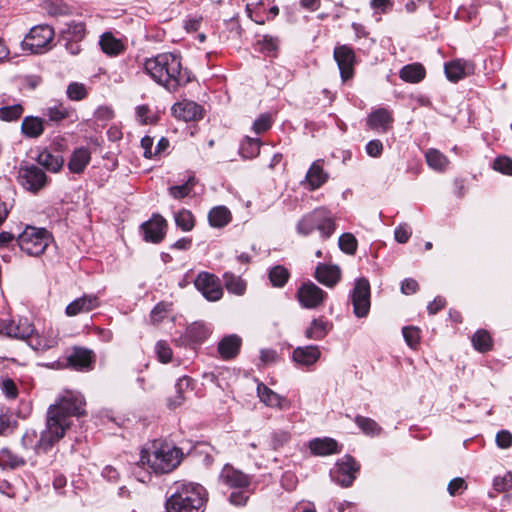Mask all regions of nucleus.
Masks as SVG:
<instances>
[{"instance_id":"nucleus-64","label":"nucleus","mask_w":512,"mask_h":512,"mask_svg":"<svg viewBox=\"0 0 512 512\" xmlns=\"http://www.w3.org/2000/svg\"><path fill=\"white\" fill-rule=\"evenodd\" d=\"M290 439V434L285 431H278L273 433L272 435V445L274 449H278L279 447L286 444Z\"/></svg>"},{"instance_id":"nucleus-33","label":"nucleus","mask_w":512,"mask_h":512,"mask_svg":"<svg viewBox=\"0 0 512 512\" xmlns=\"http://www.w3.org/2000/svg\"><path fill=\"white\" fill-rule=\"evenodd\" d=\"M26 464L25 459L9 448L0 449V467L3 469H17Z\"/></svg>"},{"instance_id":"nucleus-15","label":"nucleus","mask_w":512,"mask_h":512,"mask_svg":"<svg viewBox=\"0 0 512 512\" xmlns=\"http://www.w3.org/2000/svg\"><path fill=\"white\" fill-rule=\"evenodd\" d=\"M474 64L471 61L455 59L445 64L444 71L448 80L457 82L474 73Z\"/></svg>"},{"instance_id":"nucleus-3","label":"nucleus","mask_w":512,"mask_h":512,"mask_svg":"<svg viewBox=\"0 0 512 512\" xmlns=\"http://www.w3.org/2000/svg\"><path fill=\"white\" fill-rule=\"evenodd\" d=\"M182 452L168 444L154 442L150 448H143L137 463L156 474H165L174 470L181 462Z\"/></svg>"},{"instance_id":"nucleus-40","label":"nucleus","mask_w":512,"mask_h":512,"mask_svg":"<svg viewBox=\"0 0 512 512\" xmlns=\"http://www.w3.org/2000/svg\"><path fill=\"white\" fill-rule=\"evenodd\" d=\"M425 158L428 166L435 171H444L449 164L448 158L437 149H429Z\"/></svg>"},{"instance_id":"nucleus-56","label":"nucleus","mask_w":512,"mask_h":512,"mask_svg":"<svg viewBox=\"0 0 512 512\" xmlns=\"http://www.w3.org/2000/svg\"><path fill=\"white\" fill-rule=\"evenodd\" d=\"M493 487L498 492H504L512 488V473L508 472L503 477H496Z\"/></svg>"},{"instance_id":"nucleus-22","label":"nucleus","mask_w":512,"mask_h":512,"mask_svg":"<svg viewBox=\"0 0 512 512\" xmlns=\"http://www.w3.org/2000/svg\"><path fill=\"white\" fill-rule=\"evenodd\" d=\"M321 356V351L318 346L308 345L297 347L293 350L292 359L300 366H311L315 364Z\"/></svg>"},{"instance_id":"nucleus-38","label":"nucleus","mask_w":512,"mask_h":512,"mask_svg":"<svg viewBox=\"0 0 512 512\" xmlns=\"http://www.w3.org/2000/svg\"><path fill=\"white\" fill-rule=\"evenodd\" d=\"M208 219L212 227L221 228L230 222L231 213L225 206H217L210 210Z\"/></svg>"},{"instance_id":"nucleus-46","label":"nucleus","mask_w":512,"mask_h":512,"mask_svg":"<svg viewBox=\"0 0 512 512\" xmlns=\"http://www.w3.org/2000/svg\"><path fill=\"white\" fill-rule=\"evenodd\" d=\"M354 421L363 433L367 435L375 436L381 433V427L371 418L358 415Z\"/></svg>"},{"instance_id":"nucleus-41","label":"nucleus","mask_w":512,"mask_h":512,"mask_svg":"<svg viewBox=\"0 0 512 512\" xmlns=\"http://www.w3.org/2000/svg\"><path fill=\"white\" fill-rule=\"evenodd\" d=\"M471 341L474 349L481 353L491 350L493 346V340L489 332L484 329L477 330L473 334Z\"/></svg>"},{"instance_id":"nucleus-44","label":"nucleus","mask_w":512,"mask_h":512,"mask_svg":"<svg viewBox=\"0 0 512 512\" xmlns=\"http://www.w3.org/2000/svg\"><path fill=\"white\" fill-rule=\"evenodd\" d=\"M100 45L104 53L108 55H118L123 50L120 40L114 38L111 34L106 33L100 39Z\"/></svg>"},{"instance_id":"nucleus-14","label":"nucleus","mask_w":512,"mask_h":512,"mask_svg":"<svg viewBox=\"0 0 512 512\" xmlns=\"http://www.w3.org/2000/svg\"><path fill=\"white\" fill-rule=\"evenodd\" d=\"M43 116L47 119V122L53 124H59L64 120L74 122L78 119L75 109L62 102H54L48 105L43 109Z\"/></svg>"},{"instance_id":"nucleus-31","label":"nucleus","mask_w":512,"mask_h":512,"mask_svg":"<svg viewBox=\"0 0 512 512\" xmlns=\"http://www.w3.org/2000/svg\"><path fill=\"white\" fill-rule=\"evenodd\" d=\"M306 180L312 190L318 189L328 180V174L323 170L321 160L313 162L306 174Z\"/></svg>"},{"instance_id":"nucleus-19","label":"nucleus","mask_w":512,"mask_h":512,"mask_svg":"<svg viewBox=\"0 0 512 512\" xmlns=\"http://www.w3.org/2000/svg\"><path fill=\"white\" fill-rule=\"evenodd\" d=\"M172 114L186 122L195 121L202 117V107L193 101L184 100L175 103L171 108Z\"/></svg>"},{"instance_id":"nucleus-61","label":"nucleus","mask_w":512,"mask_h":512,"mask_svg":"<svg viewBox=\"0 0 512 512\" xmlns=\"http://www.w3.org/2000/svg\"><path fill=\"white\" fill-rule=\"evenodd\" d=\"M366 153L374 158L379 157L383 152V144L380 140H371L366 144Z\"/></svg>"},{"instance_id":"nucleus-34","label":"nucleus","mask_w":512,"mask_h":512,"mask_svg":"<svg viewBox=\"0 0 512 512\" xmlns=\"http://www.w3.org/2000/svg\"><path fill=\"white\" fill-rule=\"evenodd\" d=\"M37 162L51 172H58L63 166L64 160L59 154L43 150L38 154Z\"/></svg>"},{"instance_id":"nucleus-23","label":"nucleus","mask_w":512,"mask_h":512,"mask_svg":"<svg viewBox=\"0 0 512 512\" xmlns=\"http://www.w3.org/2000/svg\"><path fill=\"white\" fill-rule=\"evenodd\" d=\"M315 278L321 284L333 287L339 282L341 271L337 265L318 264L315 270Z\"/></svg>"},{"instance_id":"nucleus-11","label":"nucleus","mask_w":512,"mask_h":512,"mask_svg":"<svg viewBox=\"0 0 512 512\" xmlns=\"http://www.w3.org/2000/svg\"><path fill=\"white\" fill-rule=\"evenodd\" d=\"M19 180L21 185L31 192H37L47 184L45 172L35 165H28L20 168Z\"/></svg>"},{"instance_id":"nucleus-5","label":"nucleus","mask_w":512,"mask_h":512,"mask_svg":"<svg viewBox=\"0 0 512 512\" xmlns=\"http://www.w3.org/2000/svg\"><path fill=\"white\" fill-rule=\"evenodd\" d=\"M316 229L325 238L330 237L335 230L334 221L325 208H317L303 215L296 224L297 233L304 237Z\"/></svg>"},{"instance_id":"nucleus-53","label":"nucleus","mask_w":512,"mask_h":512,"mask_svg":"<svg viewBox=\"0 0 512 512\" xmlns=\"http://www.w3.org/2000/svg\"><path fill=\"white\" fill-rule=\"evenodd\" d=\"M339 247L346 254H354L357 249V240L350 233H344L339 238Z\"/></svg>"},{"instance_id":"nucleus-12","label":"nucleus","mask_w":512,"mask_h":512,"mask_svg":"<svg viewBox=\"0 0 512 512\" xmlns=\"http://www.w3.org/2000/svg\"><path fill=\"white\" fill-rule=\"evenodd\" d=\"M359 467L356 461L349 455L344 456L336 464V470L332 473L334 481L343 487L352 485Z\"/></svg>"},{"instance_id":"nucleus-9","label":"nucleus","mask_w":512,"mask_h":512,"mask_svg":"<svg viewBox=\"0 0 512 512\" xmlns=\"http://www.w3.org/2000/svg\"><path fill=\"white\" fill-rule=\"evenodd\" d=\"M296 297L306 309H314L323 304L327 293L311 281L303 283L297 290Z\"/></svg>"},{"instance_id":"nucleus-42","label":"nucleus","mask_w":512,"mask_h":512,"mask_svg":"<svg viewBox=\"0 0 512 512\" xmlns=\"http://www.w3.org/2000/svg\"><path fill=\"white\" fill-rule=\"evenodd\" d=\"M280 44L278 37L271 35H263L261 39L257 40V48L260 52L268 56H276Z\"/></svg>"},{"instance_id":"nucleus-29","label":"nucleus","mask_w":512,"mask_h":512,"mask_svg":"<svg viewBox=\"0 0 512 512\" xmlns=\"http://www.w3.org/2000/svg\"><path fill=\"white\" fill-rule=\"evenodd\" d=\"M393 122L391 112L385 108H379L373 111L367 118V124L372 129H381L386 132Z\"/></svg>"},{"instance_id":"nucleus-37","label":"nucleus","mask_w":512,"mask_h":512,"mask_svg":"<svg viewBox=\"0 0 512 512\" xmlns=\"http://www.w3.org/2000/svg\"><path fill=\"white\" fill-rule=\"evenodd\" d=\"M191 379L189 377H182L178 379L175 384L176 395L168 399V407L175 409L181 406L185 401V393L189 389Z\"/></svg>"},{"instance_id":"nucleus-51","label":"nucleus","mask_w":512,"mask_h":512,"mask_svg":"<svg viewBox=\"0 0 512 512\" xmlns=\"http://www.w3.org/2000/svg\"><path fill=\"white\" fill-rule=\"evenodd\" d=\"M67 97L72 101H81L87 97V89L83 83L71 82L66 90Z\"/></svg>"},{"instance_id":"nucleus-28","label":"nucleus","mask_w":512,"mask_h":512,"mask_svg":"<svg viewBox=\"0 0 512 512\" xmlns=\"http://www.w3.org/2000/svg\"><path fill=\"white\" fill-rule=\"evenodd\" d=\"M67 362L75 370L89 369L93 362L92 352L83 348H75L67 357Z\"/></svg>"},{"instance_id":"nucleus-1","label":"nucleus","mask_w":512,"mask_h":512,"mask_svg":"<svg viewBox=\"0 0 512 512\" xmlns=\"http://www.w3.org/2000/svg\"><path fill=\"white\" fill-rule=\"evenodd\" d=\"M86 402L79 392L65 391L47 410L46 426L40 436L34 429L26 430L21 439L25 449L35 453L48 452L64 436L72 424V417L85 414Z\"/></svg>"},{"instance_id":"nucleus-6","label":"nucleus","mask_w":512,"mask_h":512,"mask_svg":"<svg viewBox=\"0 0 512 512\" xmlns=\"http://www.w3.org/2000/svg\"><path fill=\"white\" fill-rule=\"evenodd\" d=\"M52 235L44 228L26 226L16 239L19 248L30 256H40L52 242Z\"/></svg>"},{"instance_id":"nucleus-4","label":"nucleus","mask_w":512,"mask_h":512,"mask_svg":"<svg viewBox=\"0 0 512 512\" xmlns=\"http://www.w3.org/2000/svg\"><path fill=\"white\" fill-rule=\"evenodd\" d=\"M208 499L206 489L198 483H182L167 499V512H203Z\"/></svg>"},{"instance_id":"nucleus-21","label":"nucleus","mask_w":512,"mask_h":512,"mask_svg":"<svg viewBox=\"0 0 512 512\" xmlns=\"http://www.w3.org/2000/svg\"><path fill=\"white\" fill-rule=\"evenodd\" d=\"M3 331L6 335L26 340L29 344V340L34 332V327L27 318H20L17 323L11 321L4 325Z\"/></svg>"},{"instance_id":"nucleus-17","label":"nucleus","mask_w":512,"mask_h":512,"mask_svg":"<svg viewBox=\"0 0 512 512\" xmlns=\"http://www.w3.org/2000/svg\"><path fill=\"white\" fill-rule=\"evenodd\" d=\"M141 227L145 241L159 243L165 235L166 220L160 215H155L152 219L143 223Z\"/></svg>"},{"instance_id":"nucleus-2","label":"nucleus","mask_w":512,"mask_h":512,"mask_svg":"<svg viewBox=\"0 0 512 512\" xmlns=\"http://www.w3.org/2000/svg\"><path fill=\"white\" fill-rule=\"evenodd\" d=\"M144 70L155 82L171 92L189 81L187 72L182 69L180 56L174 53H161L146 59Z\"/></svg>"},{"instance_id":"nucleus-7","label":"nucleus","mask_w":512,"mask_h":512,"mask_svg":"<svg viewBox=\"0 0 512 512\" xmlns=\"http://www.w3.org/2000/svg\"><path fill=\"white\" fill-rule=\"evenodd\" d=\"M54 29L46 24L36 25L30 29L22 41V49L31 54H42L52 48Z\"/></svg>"},{"instance_id":"nucleus-54","label":"nucleus","mask_w":512,"mask_h":512,"mask_svg":"<svg viewBox=\"0 0 512 512\" xmlns=\"http://www.w3.org/2000/svg\"><path fill=\"white\" fill-rule=\"evenodd\" d=\"M157 358L162 363H168L172 359V349L166 341L160 340L155 345Z\"/></svg>"},{"instance_id":"nucleus-10","label":"nucleus","mask_w":512,"mask_h":512,"mask_svg":"<svg viewBox=\"0 0 512 512\" xmlns=\"http://www.w3.org/2000/svg\"><path fill=\"white\" fill-rule=\"evenodd\" d=\"M351 298L355 315L359 318L367 316L370 310V284L367 279L356 281Z\"/></svg>"},{"instance_id":"nucleus-26","label":"nucleus","mask_w":512,"mask_h":512,"mask_svg":"<svg viewBox=\"0 0 512 512\" xmlns=\"http://www.w3.org/2000/svg\"><path fill=\"white\" fill-rule=\"evenodd\" d=\"M241 344L242 340L239 336L227 335L218 343V353L224 360L232 359L238 355Z\"/></svg>"},{"instance_id":"nucleus-45","label":"nucleus","mask_w":512,"mask_h":512,"mask_svg":"<svg viewBox=\"0 0 512 512\" xmlns=\"http://www.w3.org/2000/svg\"><path fill=\"white\" fill-rule=\"evenodd\" d=\"M290 277L288 269L284 266L277 265L270 269L269 280L274 287H283Z\"/></svg>"},{"instance_id":"nucleus-36","label":"nucleus","mask_w":512,"mask_h":512,"mask_svg":"<svg viewBox=\"0 0 512 512\" xmlns=\"http://www.w3.org/2000/svg\"><path fill=\"white\" fill-rule=\"evenodd\" d=\"M85 24L71 21L61 30V34L68 42H79L85 37Z\"/></svg>"},{"instance_id":"nucleus-60","label":"nucleus","mask_w":512,"mask_h":512,"mask_svg":"<svg viewBox=\"0 0 512 512\" xmlns=\"http://www.w3.org/2000/svg\"><path fill=\"white\" fill-rule=\"evenodd\" d=\"M496 443L499 448L507 449L512 446V434L507 430H502L496 435Z\"/></svg>"},{"instance_id":"nucleus-43","label":"nucleus","mask_w":512,"mask_h":512,"mask_svg":"<svg viewBox=\"0 0 512 512\" xmlns=\"http://www.w3.org/2000/svg\"><path fill=\"white\" fill-rule=\"evenodd\" d=\"M226 289L233 294L243 295L246 290V283L239 276L230 272L223 275Z\"/></svg>"},{"instance_id":"nucleus-35","label":"nucleus","mask_w":512,"mask_h":512,"mask_svg":"<svg viewBox=\"0 0 512 512\" xmlns=\"http://www.w3.org/2000/svg\"><path fill=\"white\" fill-rule=\"evenodd\" d=\"M399 76L405 82L418 83L424 79L425 69L418 63L409 64L400 70Z\"/></svg>"},{"instance_id":"nucleus-27","label":"nucleus","mask_w":512,"mask_h":512,"mask_svg":"<svg viewBox=\"0 0 512 512\" xmlns=\"http://www.w3.org/2000/svg\"><path fill=\"white\" fill-rule=\"evenodd\" d=\"M220 478L225 484L232 488H245L250 483L247 475L229 465H226L222 469Z\"/></svg>"},{"instance_id":"nucleus-50","label":"nucleus","mask_w":512,"mask_h":512,"mask_svg":"<svg viewBox=\"0 0 512 512\" xmlns=\"http://www.w3.org/2000/svg\"><path fill=\"white\" fill-rule=\"evenodd\" d=\"M174 219L176 225L183 231H190L194 227V217L189 210H180L175 214Z\"/></svg>"},{"instance_id":"nucleus-49","label":"nucleus","mask_w":512,"mask_h":512,"mask_svg":"<svg viewBox=\"0 0 512 512\" xmlns=\"http://www.w3.org/2000/svg\"><path fill=\"white\" fill-rule=\"evenodd\" d=\"M195 185V178L189 177V179L182 185L172 186L168 189L169 194L175 199H182L188 196Z\"/></svg>"},{"instance_id":"nucleus-52","label":"nucleus","mask_w":512,"mask_h":512,"mask_svg":"<svg viewBox=\"0 0 512 512\" xmlns=\"http://www.w3.org/2000/svg\"><path fill=\"white\" fill-rule=\"evenodd\" d=\"M272 123H273V120H272V117L270 114H268V113L261 114L253 122L252 130L258 135L262 134V133L268 131L272 127Z\"/></svg>"},{"instance_id":"nucleus-39","label":"nucleus","mask_w":512,"mask_h":512,"mask_svg":"<svg viewBox=\"0 0 512 512\" xmlns=\"http://www.w3.org/2000/svg\"><path fill=\"white\" fill-rule=\"evenodd\" d=\"M210 335V329L202 322H194L186 329V338L193 343H202Z\"/></svg>"},{"instance_id":"nucleus-25","label":"nucleus","mask_w":512,"mask_h":512,"mask_svg":"<svg viewBox=\"0 0 512 512\" xmlns=\"http://www.w3.org/2000/svg\"><path fill=\"white\" fill-rule=\"evenodd\" d=\"M333 328V324L324 317L314 318L305 329V337L310 340L320 341L324 339Z\"/></svg>"},{"instance_id":"nucleus-18","label":"nucleus","mask_w":512,"mask_h":512,"mask_svg":"<svg viewBox=\"0 0 512 512\" xmlns=\"http://www.w3.org/2000/svg\"><path fill=\"white\" fill-rule=\"evenodd\" d=\"M100 305V300L95 294H84L80 298L75 299L66 307L68 316H76L81 313H88Z\"/></svg>"},{"instance_id":"nucleus-58","label":"nucleus","mask_w":512,"mask_h":512,"mask_svg":"<svg viewBox=\"0 0 512 512\" xmlns=\"http://www.w3.org/2000/svg\"><path fill=\"white\" fill-rule=\"evenodd\" d=\"M493 167L503 174L512 175V160L508 157H498L494 161Z\"/></svg>"},{"instance_id":"nucleus-24","label":"nucleus","mask_w":512,"mask_h":512,"mask_svg":"<svg viewBox=\"0 0 512 512\" xmlns=\"http://www.w3.org/2000/svg\"><path fill=\"white\" fill-rule=\"evenodd\" d=\"M309 449L313 455L328 456L339 453L338 443L330 437L314 438L309 442Z\"/></svg>"},{"instance_id":"nucleus-8","label":"nucleus","mask_w":512,"mask_h":512,"mask_svg":"<svg viewBox=\"0 0 512 512\" xmlns=\"http://www.w3.org/2000/svg\"><path fill=\"white\" fill-rule=\"evenodd\" d=\"M194 285L203 297L210 302L218 301L223 296L220 280L212 273L200 272L194 280Z\"/></svg>"},{"instance_id":"nucleus-32","label":"nucleus","mask_w":512,"mask_h":512,"mask_svg":"<svg viewBox=\"0 0 512 512\" xmlns=\"http://www.w3.org/2000/svg\"><path fill=\"white\" fill-rule=\"evenodd\" d=\"M91 159L90 151L87 148L80 147L76 149L69 161V169L73 173H81L89 164Z\"/></svg>"},{"instance_id":"nucleus-16","label":"nucleus","mask_w":512,"mask_h":512,"mask_svg":"<svg viewBox=\"0 0 512 512\" xmlns=\"http://www.w3.org/2000/svg\"><path fill=\"white\" fill-rule=\"evenodd\" d=\"M257 395L262 403L271 408L279 410H287L290 408L291 403L285 397L274 392L264 383H259L257 386Z\"/></svg>"},{"instance_id":"nucleus-13","label":"nucleus","mask_w":512,"mask_h":512,"mask_svg":"<svg viewBox=\"0 0 512 512\" xmlns=\"http://www.w3.org/2000/svg\"><path fill=\"white\" fill-rule=\"evenodd\" d=\"M334 59L337 62L342 80L346 81L352 78L354 73L353 66L355 63V53L353 49L347 45L335 47Z\"/></svg>"},{"instance_id":"nucleus-20","label":"nucleus","mask_w":512,"mask_h":512,"mask_svg":"<svg viewBox=\"0 0 512 512\" xmlns=\"http://www.w3.org/2000/svg\"><path fill=\"white\" fill-rule=\"evenodd\" d=\"M34 350H48L58 345V332L53 328H48L42 334L33 332L29 344Z\"/></svg>"},{"instance_id":"nucleus-48","label":"nucleus","mask_w":512,"mask_h":512,"mask_svg":"<svg viewBox=\"0 0 512 512\" xmlns=\"http://www.w3.org/2000/svg\"><path fill=\"white\" fill-rule=\"evenodd\" d=\"M24 108L21 104L0 107V119L2 121H15L21 117Z\"/></svg>"},{"instance_id":"nucleus-47","label":"nucleus","mask_w":512,"mask_h":512,"mask_svg":"<svg viewBox=\"0 0 512 512\" xmlns=\"http://www.w3.org/2000/svg\"><path fill=\"white\" fill-rule=\"evenodd\" d=\"M261 141L259 138L246 137L241 144V151L244 157L253 158L259 155Z\"/></svg>"},{"instance_id":"nucleus-63","label":"nucleus","mask_w":512,"mask_h":512,"mask_svg":"<svg viewBox=\"0 0 512 512\" xmlns=\"http://www.w3.org/2000/svg\"><path fill=\"white\" fill-rule=\"evenodd\" d=\"M248 498H249V495H248L247 491H243V490L233 491L229 496V500H230L231 504L236 505V506L245 505L247 503Z\"/></svg>"},{"instance_id":"nucleus-57","label":"nucleus","mask_w":512,"mask_h":512,"mask_svg":"<svg viewBox=\"0 0 512 512\" xmlns=\"http://www.w3.org/2000/svg\"><path fill=\"white\" fill-rule=\"evenodd\" d=\"M0 387L3 394L10 399H14L18 395V389L15 382L10 378H4L0 381Z\"/></svg>"},{"instance_id":"nucleus-62","label":"nucleus","mask_w":512,"mask_h":512,"mask_svg":"<svg viewBox=\"0 0 512 512\" xmlns=\"http://www.w3.org/2000/svg\"><path fill=\"white\" fill-rule=\"evenodd\" d=\"M168 311V305L165 303H159L157 304L153 310L151 311V320L154 323H159L162 321V319L165 317L166 313Z\"/></svg>"},{"instance_id":"nucleus-55","label":"nucleus","mask_w":512,"mask_h":512,"mask_svg":"<svg viewBox=\"0 0 512 512\" xmlns=\"http://www.w3.org/2000/svg\"><path fill=\"white\" fill-rule=\"evenodd\" d=\"M403 337L406 343L411 347L415 348L420 340V331L416 327H404L402 330Z\"/></svg>"},{"instance_id":"nucleus-30","label":"nucleus","mask_w":512,"mask_h":512,"mask_svg":"<svg viewBox=\"0 0 512 512\" xmlns=\"http://www.w3.org/2000/svg\"><path fill=\"white\" fill-rule=\"evenodd\" d=\"M44 119L36 116H26L21 123V132L27 138H38L44 132Z\"/></svg>"},{"instance_id":"nucleus-59","label":"nucleus","mask_w":512,"mask_h":512,"mask_svg":"<svg viewBox=\"0 0 512 512\" xmlns=\"http://www.w3.org/2000/svg\"><path fill=\"white\" fill-rule=\"evenodd\" d=\"M412 231L407 224H401L395 228L394 236L398 243H406L411 237Z\"/></svg>"}]
</instances>
